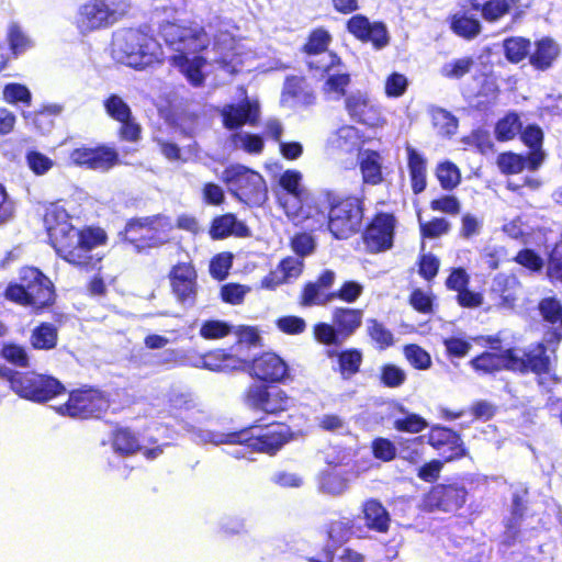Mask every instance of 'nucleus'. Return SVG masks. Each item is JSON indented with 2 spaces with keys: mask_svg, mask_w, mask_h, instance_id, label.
<instances>
[{
  "mask_svg": "<svg viewBox=\"0 0 562 562\" xmlns=\"http://www.w3.org/2000/svg\"><path fill=\"white\" fill-rule=\"evenodd\" d=\"M159 34L175 52L170 61L193 86H201L211 74L216 77L251 70L255 53L228 33L220 34L211 48L204 30L193 23L162 22Z\"/></svg>",
  "mask_w": 562,
  "mask_h": 562,
  "instance_id": "1",
  "label": "nucleus"
},
{
  "mask_svg": "<svg viewBox=\"0 0 562 562\" xmlns=\"http://www.w3.org/2000/svg\"><path fill=\"white\" fill-rule=\"evenodd\" d=\"M44 226L49 243L59 257L74 266H89L101 260V256L93 251L105 245L106 234L99 227L77 229L70 222L66 209L52 203L44 215Z\"/></svg>",
  "mask_w": 562,
  "mask_h": 562,
  "instance_id": "2",
  "label": "nucleus"
},
{
  "mask_svg": "<svg viewBox=\"0 0 562 562\" xmlns=\"http://www.w3.org/2000/svg\"><path fill=\"white\" fill-rule=\"evenodd\" d=\"M21 398L35 403L52 402L50 407L69 417L100 418L114 400L100 389H12Z\"/></svg>",
  "mask_w": 562,
  "mask_h": 562,
  "instance_id": "3",
  "label": "nucleus"
},
{
  "mask_svg": "<svg viewBox=\"0 0 562 562\" xmlns=\"http://www.w3.org/2000/svg\"><path fill=\"white\" fill-rule=\"evenodd\" d=\"M470 363L479 374H491L505 368L522 374L531 372L541 385L561 383L543 344L530 346L525 351L509 349L503 353L484 352Z\"/></svg>",
  "mask_w": 562,
  "mask_h": 562,
  "instance_id": "4",
  "label": "nucleus"
},
{
  "mask_svg": "<svg viewBox=\"0 0 562 562\" xmlns=\"http://www.w3.org/2000/svg\"><path fill=\"white\" fill-rule=\"evenodd\" d=\"M304 435V430H293L284 423L262 424L261 419H258L248 427L225 434L220 442L244 445L255 452L276 456L285 445Z\"/></svg>",
  "mask_w": 562,
  "mask_h": 562,
  "instance_id": "5",
  "label": "nucleus"
},
{
  "mask_svg": "<svg viewBox=\"0 0 562 562\" xmlns=\"http://www.w3.org/2000/svg\"><path fill=\"white\" fill-rule=\"evenodd\" d=\"M114 58L131 68L143 70L161 64L164 50L155 37L144 30H122L113 40Z\"/></svg>",
  "mask_w": 562,
  "mask_h": 562,
  "instance_id": "6",
  "label": "nucleus"
},
{
  "mask_svg": "<svg viewBox=\"0 0 562 562\" xmlns=\"http://www.w3.org/2000/svg\"><path fill=\"white\" fill-rule=\"evenodd\" d=\"M5 297L38 311L53 304L54 285L38 269L25 267L20 271V283L9 284L7 288Z\"/></svg>",
  "mask_w": 562,
  "mask_h": 562,
  "instance_id": "7",
  "label": "nucleus"
},
{
  "mask_svg": "<svg viewBox=\"0 0 562 562\" xmlns=\"http://www.w3.org/2000/svg\"><path fill=\"white\" fill-rule=\"evenodd\" d=\"M130 9V0H89L79 8L76 26L82 35L113 25Z\"/></svg>",
  "mask_w": 562,
  "mask_h": 562,
  "instance_id": "8",
  "label": "nucleus"
},
{
  "mask_svg": "<svg viewBox=\"0 0 562 562\" xmlns=\"http://www.w3.org/2000/svg\"><path fill=\"white\" fill-rule=\"evenodd\" d=\"M469 498V491L459 480L435 483L422 495L419 508L424 513L447 514L462 509Z\"/></svg>",
  "mask_w": 562,
  "mask_h": 562,
  "instance_id": "9",
  "label": "nucleus"
},
{
  "mask_svg": "<svg viewBox=\"0 0 562 562\" xmlns=\"http://www.w3.org/2000/svg\"><path fill=\"white\" fill-rule=\"evenodd\" d=\"M229 192L248 205H261L267 199V186L260 173L240 165L231 166L222 173Z\"/></svg>",
  "mask_w": 562,
  "mask_h": 562,
  "instance_id": "10",
  "label": "nucleus"
},
{
  "mask_svg": "<svg viewBox=\"0 0 562 562\" xmlns=\"http://www.w3.org/2000/svg\"><path fill=\"white\" fill-rule=\"evenodd\" d=\"M279 203L288 218L295 225L310 231L323 228L326 223L327 207L314 200L304 199V194L281 193Z\"/></svg>",
  "mask_w": 562,
  "mask_h": 562,
  "instance_id": "11",
  "label": "nucleus"
},
{
  "mask_svg": "<svg viewBox=\"0 0 562 562\" xmlns=\"http://www.w3.org/2000/svg\"><path fill=\"white\" fill-rule=\"evenodd\" d=\"M171 222L164 216L136 218L127 223L125 238L137 249L157 247L169 240Z\"/></svg>",
  "mask_w": 562,
  "mask_h": 562,
  "instance_id": "12",
  "label": "nucleus"
},
{
  "mask_svg": "<svg viewBox=\"0 0 562 562\" xmlns=\"http://www.w3.org/2000/svg\"><path fill=\"white\" fill-rule=\"evenodd\" d=\"M324 226L337 239H345L352 235L361 225L362 207L357 198H348L331 205L329 213H326Z\"/></svg>",
  "mask_w": 562,
  "mask_h": 562,
  "instance_id": "13",
  "label": "nucleus"
},
{
  "mask_svg": "<svg viewBox=\"0 0 562 562\" xmlns=\"http://www.w3.org/2000/svg\"><path fill=\"white\" fill-rule=\"evenodd\" d=\"M345 109L351 120L370 128H382L386 125L380 104L368 92L357 90L348 94Z\"/></svg>",
  "mask_w": 562,
  "mask_h": 562,
  "instance_id": "14",
  "label": "nucleus"
},
{
  "mask_svg": "<svg viewBox=\"0 0 562 562\" xmlns=\"http://www.w3.org/2000/svg\"><path fill=\"white\" fill-rule=\"evenodd\" d=\"M427 442L442 456L446 462L460 460L467 454L460 434L448 427L432 426L427 434Z\"/></svg>",
  "mask_w": 562,
  "mask_h": 562,
  "instance_id": "15",
  "label": "nucleus"
},
{
  "mask_svg": "<svg viewBox=\"0 0 562 562\" xmlns=\"http://www.w3.org/2000/svg\"><path fill=\"white\" fill-rule=\"evenodd\" d=\"M395 218L391 214H379L367 227L363 241L370 252H381L393 246Z\"/></svg>",
  "mask_w": 562,
  "mask_h": 562,
  "instance_id": "16",
  "label": "nucleus"
},
{
  "mask_svg": "<svg viewBox=\"0 0 562 562\" xmlns=\"http://www.w3.org/2000/svg\"><path fill=\"white\" fill-rule=\"evenodd\" d=\"M330 40L329 33L324 29H317L311 33L305 45L308 55L307 64L311 69L330 70L339 64V58L327 50Z\"/></svg>",
  "mask_w": 562,
  "mask_h": 562,
  "instance_id": "17",
  "label": "nucleus"
},
{
  "mask_svg": "<svg viewBox=\"0 0 562 562\" xmlns=\"http://www.w3.org/2000/svg\"><path fill=\"white\" fill-rule=\"evenodd\" d=\"M172 293L179 303L192 306L195 303L198 284L196 272L190 263H179L170 272Z\"/></svg>",
  "mask_w": 562,
  "mask_h": 562,
  "instance_id": "18",
  "label": "nucleus"
},
{
  "mask_svg": "<svg viewBox=\"0 0 562 562\" xmlns=\"http://www.w3.org/2000/svg\"><path fill=\"white\" fill-rule=\"evenodd\" d=\"M249 404L252 409L278 415L289 408L290 397L282 389H250Z\"/></svg>",
  "mask_w": 562,
  "mask_h": 562,
  "instance_id": "19",
  "label": "nucleus"
},
{
  "mask_svg": "<svg viewBox=\"0 0 562 562\" xmlns=\"http://www.w3.org/2000/svg\"><path fill=\"white\" fill-rule=\"evenodd\" d=\"M70 159L75 165L105 171L116 165L117 154L109 147H81L72 150Z\"/></svg>",
  "mask_w": 562,
  "mask_h": 562,
  "instance_id": "20",
  "label": "nucleus"
},
{
  "mask_svg": "<svg viewBox=\"0 0 562 562\" xmlns=\"http://www.w3.org/2000/svg\"><path fill=\"white\" fill-rule=\"evenodd\" d=\"M221 114L227 128H238L244 124L256 125L260 116V108L257 100L246 99L240 104H227L223 106Z\"/></svg>",
  "mask_w": 562,
  "mask_h": 562,
  "instance_id": "21",
  "label": "nucleus"
},
{
  "mask_svg": "<svg viewBox=\"0 0 562 562\" xmlns=\"http://www.w3.org/2000/svg\"><path fill=\"white\" fill-rule=\"evenodd\" d=\"M347 29L357 38L371 42L376 48L387 44L389 37L385 26L382 23H370L363 15H353L348 21Z\"/></svg>",
  "mask_w": 562,
  "mask_h": 562,
  "instance_id": "22",
  "label": "nucleus"
},
{
  "mask_svg": "<svg viewBox=\"0 0 562 562\" xmlns=\"http://www.w3.org/2000/svg\"><path fill=\"white\" fill-rule=\"evenodd\" d=\"M251 373L261 381L280 383L288 376V366L276 353H263L255 359Z\"/></svg>",
  "mask_w": 562,
  "mask_h": 562,
  "instance_id": "23",
  "label": "nucleus"
},
{
  "mask_svg": "<svg viewBox=\"0 0 562 562\" xmlns=\"http://www.w3.org/2000/svg\"><path fill=\"white\" fill-rule=\"evenodd\" d=\"M202 364L211 371L225 373L245 371L249 367L248 361L239 356L238 350L232 352L226 349H216L206 353L202 358Z\"/></svg>",
  "mask_w": 562,
  "mask_h": 562,
  "instance_id": "24",
  "label": "nucleus"
},
{
  "mask_svg": "<svg viewBox=\"0 0 562 562\" xmlns=\"http://www.w3.org/2000/svg\"><path fill=\"white\" fill-rule=\"evenodd\" d=\"M366 527L378 533H387L391 527V515L376 498H369L361 505Z\"/></svg>",
  "mask_w": 562,
  "mask_h": 562,
  "instance_id": "25",
  "label": "nucleus"
},
{
  "mask_svg": "<svg viewBox=\"0 0 562 562\" xmlns=\"http://www.w3.org/2000/svg\"><path fill=\"white\" fill-rule=\"evenodd\" d=\"M326 144L333 150L350 154L360 148L362 135L357 127L342 124L328 135Z\"/></svg>",
  "mask_w": 562,
  "mask_h": 562,
  "instance_id": "26",
  "label": "nucleus"
},
{
  "mask_svg": "<svg viewBox=\"0 0 562 562\" xmlns=\"http://www.w3.org/2000/svg\"><path fill=\"white\" fill-rule=\"evenodd\" d=\"M314 101V95L305 80L300 77L288 78L283 88L281 102L290 108L307 105Z\"/></svg>",
  "mask_w": 562,
  "mask_h": 562,
  "instance_id": "27",
  "label": "nucleus"
},
{
  "mask_svg": "<svg viewBox=\"0 0 562 562\" xmlns=\"http://www.w3.org/2000/svg\"><path fill=\"white\" fill-rule=\"evenodd\" d=\"M318 491L337 496L345 493L349 487V480L346 473L337 469V467L323 470L317 479Z\"/></svg>",
  "mask_w": 562,
  "mask_h": 562,
  "instance_id": "28",
  "label": "nucleus"
},
{
  "mask_svg": "<svg viewBox=\"0 0 562 562\" xmlns=\"http://www.w3.org/2000/svg\"><path fill=\"white\" fill-rule=\"evenodd\" d=\"M539 310L544 321L553 325L559 324V326L555 328V331L546 338L544 342H542L547 352L550 346L557 345L562 337V333L560 331L562 330V306L559 301L549 297L540 302Z\"/></svg>",
  "mask_w": 562,
  "mask_h": 562,
  "instance_id": "29",
  "label": "nucleus"
},
{
  "mask_svg": "<svg viewBox=\"0 0 562 562\" xmlns=\"http://www.w3.org/2000/svg\"><path fill=\"white\" fill-rule=\"evenodd\" d=\"M340 63L330 70H322L326 74V80L323 85L324 94L330 100H339L345 95L346 88L350 83V76L346 71H340Z\"/></svg>",
  "mask_w": 562,
  "mask_h": 562,
  "instance_id": "30",
  "label": "nucleus"
},
{
  "mask_svg": "<svg viewBox=\"0 0 562 562\" xmlns=\"http://www.w3.org/2000/svg\"><path fill=\"white\" fill-rule=\"evenodd\" d=\"M560 54L559 45L549 37L536 43V49L530 55V64L540 70L550 68Z\"/></svg>",
  "mask_w": 562,
  "mask_h": 562,
  "instance_id": "31",
  "label": "nucleus"
},
{
  "mask_svg": "<svg viewBox=\"0 0 562 562\" xmlns=\"http://www.w3.org/2000/svg\"><path fill=\"white\" fill-rule=\"evenodd\" d=\"M408 169L412 181V189L414 193H420L425 190L426 181V160L425 158L411 145L406 146Z\"/></svg>",
  "mask_w": 562,
  "mask_h": 562,
  "instance_id": "32",
  "label": "nucleus"
},
{
  "mask_svg": "<svg viewBox=\"0 0 562 562\" xmlns=\"http://www.w3.org/2000/svg\"><path fill=\"white\" fill-rule=\"evenodd\" d=\"M333 322L340 336L345 339L360 327L362 312L352 308H336L333 313Z\"/></svg>",
  "mask_w": 562,
  "mask_h": 562,
  "instance_id": "33",
  "label": "nucleus"
},
{
  "mask_svg": "<svg viewBox=\"0 0 562 562\" xmlns=\"http://www.w3.org/2000/svg\"><path fill=\"white\" fill-rule=\"evenodd\" d=\"M111 443L113 450L123 457H128L142 450L137 436L130 428H117L113 431Z\"/></svg>",
  "mask_w": 562,
  "mask_h": 562,
  "instance_id": "34",
  "label": "nucleus"
},
{
  "mask_svg": "<svg viewBox=\"0 0 562 562\" xmlns=\"http://www.w3.org/2000/svg\"><path fill=\"white\" fill-rule=\"evenodd\" d=\"M210 235L214 239L225 238L229 235L245 236L247 227L238 222L233 214H225L213 221Z\"/></svg>",
  "mask_w": 562,
  "mask_h": 562,
  "instance_id": "35",
  "label": "nucleus"
},
{
  "mask_svg": "<svg viewBox=\"0 0 562 562\" xmlns=\"http://www.w3.org/2000/svg\"><path fill=\"white\" fill-rule=\"evenodd\" d=\"M202 412L189 393L172 391L168 394L167 412L175 418H183L191 412Z\"/></svg>",
  "mask_w": 562,
  "mask_h": 562,
  "instance_id": "36",
  "label": "nucleus"
},
{
  "mask_svg": "<svg viewBox=\"0 0 562 562\" xmlns=\"http://www.w3.org/2000/svg\"><path fill=\"white\" fill-rule=\"evenodd\" d=\"M397 457L411 464L419 463L424 457V436L398 438Z\"/></svg>",
  "mask_w": 562,
  "mask_h": 562,
  "instance_id": "37",
  "label": "nucleus"
},
{
  "mask_svg": "<svg viewBox=\"0 0 562 562\" xmlns=\"http://www.w3.org/2000/svg\"><path fill=\"white\" fill-rule=\"evenodd\" d=\"M542 136V131L536 126L527 127L521 135L524 143L531 149L528 157V164L531 169H537L543 161L544 154L540 150Z\"/></svg>",
  "mask_w": 562,
  "mask_h": 562,
  "instance_id": "38",
  "label": "nucleus"
},
{
  "mask_svg": "<svg viewBox=\"0 0 562 562\" xmlns=\"http://www.w3.org/2000/svg\"><path fill=\"white\" fill-rule=\"evenodd\" d=\"M450 27L454 34L465 40H472L481 32L480 21L463 12H458L451 16Z\"/></svg>",
  "mask_w": 562,
  "mask_h": 562,
  "instance_id": "39",
  "label": "nucleus"
},
{
  "mask_svg": "<svg viewBox=\"0 0 562 562\" xmlns=\"http://www.w3.org/2000/svg\"><path fill=\"white\" fill-rule=\"evenodd\" d=\"M360 168L367 183L378 184L382 181L381 156L376 151L366 150L361 154Z\"/></svg>",
  "mask_w": 562,
  "mask_h": 562,
  "instance_id": "40",
  "label": "nucleus"
},
{
  "mask_svg": "<svg viewBox=\"0 0 562 562\" xmlns=\"http://www.w3.org/2000/svg\"><path fill=\"white\" fill-rule=\"evenodd\" d=\"M327 356L328 358L338 356L339 370L344 376H350L358 372L362 362V355L357 349H348L339 353L328 350Z\"/></svg>",
  "mask_w": 562,
  "mask_h": 562,
  "instance_id": "41",
  "label": "nucleus"
},
{
  "mask_svg": "<svg viewBox=\"0 0 562 562\" xmlns=\"http://www.w3.org/2000/svg\"><path fill=\"white\" fill-rule=\"evenodd\" d=\"M352 525L350 521L335 520L328 525L327 538L331 543L329 557L334 554V550L345 544L351 537Z\"/></svg>",
  "mask_w": 562,
  "mask_h": 562,
  "instance_id": "42",
  "label": "nucleus"
},
{
  "mask_svg": "<svg viewBox=\"0 0 562 562\" xmlns=\"http://www.w3.org/2000/svg\"><path fill=\"white\" fill-rule=\"evenodd\" d=\"M32 346L36 349H52L57 342V329L52 324H41L36 327L31 337Z\"/></svg>",
  "mask_w": 562,
  "mask_h": 562,
  "instance_id": "43",
  "label": "nucleus"
},
{
  "mask_svg": "<svg viewBox=\"0 0 562 562\" xmlns=\"http://www.w3.org/2000/svg\"><path fill=\"white\" fill-rule=\"evenodd\" d=\"M371 453L379 461L391 462L397 458V442L385 437H375L371 441Z\"/></svg>",
  "mask_w": 562,
  "mask_h": 562,
  "instance_id": "44",
  "label": "nucleus"
},
{
  "mask_svg": "<svg viewBox=\"0 0 562 562\" xmlns=\"http://www.w3.org/2000/svg\"><path fill=\"white\" fill-rule=\"evenodd\" d=\"M474 65L472 57H461L447 61L440 68V75L448 79H460L470 72Z\"/></svg>",
  "mask_w": 562,
  "mask_h": 562,
  "instance_id": "45",
  "label": "nucleus"
},
{
  "mask_svg": "<svg viewBox=\"0 0 562 562\" xmlns=\"http://www.w3.org/2000/svg\"><path fill=\"white\" fill-rule=\"evenodd\" d=\"M8 42L14 55H20L33 47V41L15 23L8 27Z\"/></svg>",
  "mask_w": 562,
  "mask_h": 562,
  "instance_id": "46",
  "label": "nucleus"
},
{
  "mask_svg": "<svg viewBox=\"0 0 562 562\" xmlns=\"http://www.w3.org/2000/svg\"><path fill=\"white\" fill-rule=\"evenodd\" d=\"M232 143L236 148L248 154L257 155L263 149V139L259 135L238 132L232 135Z\"/></svg>",
  "mask_w": 562,
  "mask_h": 562,
  "instance_id": "47",
  "label": "nucleus"
},
{
  "mask_svg": "<svg viewBox=\"0 0 562 562\" xmlns=\"http://www.w3.org/2000/svg\"><path fill=\"white\" fill-rule=\"evenodd\" d=\"M331 301H334V292H328L316 282L308 283L304 288L302 296L304 305H325Z\"/></svg>",
  "mask_w": 562,
  "mask_h": 562,
  "instance_id": "48",
  "label": "nucleus"
},
{
  "mask_svg": "<svg viewBox=\"0 0 562 562\" xmlns=\"http://www.w3.org/2000/svg\"><path fill=\"white\" fill-rule=\"evenodd\" d=\"M432 124L442 135H452L458 128V120L448 111L436 108L431 110Z\"/></svg>",
  "mask_w": 562,
  "mask_h": 562,
  "instance_id": "49",
  "label": "nucleus"
},
{
  "mask_svg": "<svg viewBox=\"0 0 562 562\" xmlns=\"http://www.w3.org/2000/svg\"><path fill=\"white\" fill-rule=\"evenodd\" d=\"M436 175L441 187L446 190L456 188L461 180L459 168L450 161H443L439 164L436 170Z\"/></svg>",
  "mask_w": 562,
  "mask_h": 562,
  "instance_id": "50",
  "label": "nucleus"
},
{
  "mask_svg": "<svg viewBox=\"0 0 562 562\" xmlns=\"http://www.w3.org/2000/svg\"><path fill=\"white\" fill-rule=\"evenodd\" d=\"M505 55L512 63H519L529 53L530 41L524 37H510L504 42Z\"/></svg>",
  "mask_w": 562,
  "mask_h": 562,
  "instance_id": "51",
  "label": "nucleus"
},
{
  "mask_svg": "<svg viewBox=\"0 0 562 562\" xmlns=\"http://www.w3.org/2000/svg\"><path fill=\"white\" fill-rule=\"evenodd\" d=\"M428 427L427 420L418 414L409 413L393 422V428L397 431L418 434Z\"/></svg>",
  "mask_w": 562,
  "mask_h": 562,
  "instance_id": "52",
  "label": "nucleus"
},
{
  "mask_svg": "<svg viewBox=\"0 0 562 562\" xmlns=\"http://www.w3.org/2000/svg\"><path fill=\"white\" fill-rule=\"evenodd\" d=\"M515 5V0H490L482 7V16L494 22L506 15Z\"/></svg>",
  "mask_w": 562,
  "mask_h": 562,
  "instance_id": "53",
  "label": "nucleus"
},
{
  "mask_svg": "<svg viewBox=\"0 0 562 562\" xmlns=\"http://www.w3.org/2000/svg\"><path fill=\"white\" fill-rule=\"evenodd\" d=\"M104 108L109 116L117 122L126 121L132 116L130 105L116 94H111L104 100Z\"/></svg>",
  "mask_w": 562,
  "mask_h": 562,
  "instance_id": "54",
  "label": "nucleus"
},
{
  "mask_svg": "<svg viewBox=\"0 0 562 562\" xmlns=\"http://www.w3.org/2000/svg\"><path fill=\"white\" fill-rule=\"evenodd\" d=\"M25 161L30 170L36 176L46 175L55 165L52 158L37 150H29L25 154Z\"/></svg>",
  "mask_w": 562,
  "mask_h": 562,
  "instance_id": "55",
  "label": "nucleus"
},
{
  "mask_svg": "<svg viewBox=\"0 0 562 562\" xmlns=\"http://www.w3.org/2000/svg\"><path fill=\"white\" fill-rule=\"evenodd\" d=\"M368 333L371 339L381 349H385L392 346L394 342L393 334L391 330H389L382 323H379L376 319L368 321Z\"/></svg>",
  "mask_w": 562,
  "mask_h": 562,
  "instance_id": "56",
  "label": "nucleus"
},
{
  "mask_svg": "<svg viewBox=\"0 0 562 562\" xmlns=\"http://www.w3.org/2000/svg\"><path fill=\"white\" fill-rule=\"evenodd\" d=\"M3 100L10 104L23 103L29 105L31 103L32 94L30 90L20 83H9L2 91Z\"/></svg>",
  "mask_w": 562,
  "mask_h": 562,
  "instance_id": "57",
  "label": "nucleus"
},
{
  "mask_svg": "<svg viewBox=\"0 0 562 562\" xmlns=\"http://www.w3.org/2000/svg\"><path fill=\"white\" fill-rule=\"evenodd\" d=\"M520 128L521 123L518 115L508 114L497 123L495 132L498 139L507 140L514 138Z\"/></svg>",
  "mask_w": 562,
  "mask_h": 562,
  "instance_id": "58",
  "label": "nucleus"
},
{
  "mask_svg": "<svg viewBox=\"0 0 562 562\" xmlns=\"http://www.w3.org/2000/svg\"><path fill=\"white\" fill-rule=\"evenodd\" d=\"M408 87V80L406 76L398 72L391 74L384 83V91L389 98L402 97Z\"/></svg>",
  "mask_w": 562,
  "mask_h": 562,
  "instance_id": "59",
  "label": "nucleus"
},
{
  "mask_svg": "<svg viewBox=\"0 0 562 562\" xmlns=\"http://www.w3.org/2000/svg\"><path fill=\"white\" fill-rule=\"evenodd\" d=\"M404 355L408 362L416 369H427L431 359L429 353L417 345H408L404 348Z\"/></svg>",
  "mask_w": 562,
  "mask_h": 562,
  "instance_id": "60",
  "label": "nucleus"
},
{
  "mask_svg": "<svg viewBox=\"0 0 562 562\" xmlns=\"http://www.w3.org/2000/svg\"><path fill=\"white\" fill-rule=\"evenodd\" d=\"M231 331L232 327L222 321H207L200 328V335L205 339H220Z\"/></svg>",
  "mask_w": 562,
  "mask_h": 562,
  "instance_id": "61",
  "label": "nucleus"
},
{
  "mask_svg": "<svg viewBox=\"0 0 562 562\" xmlns=\"http://www.w3.org/2000/svg\"><path fill=\"white\" fill-rule=\"evenodd\" d=\"M526 161L527 160L521 156L512 153L502 154L497 158V165L504 173L520 172L524 169Z\"/></svg>",
  "mask_w": 562,
  "mask_h": 562,
  "instance_id": "62",
  "label": "nucleus"
},
{
  "mask_svg": "<svg viewBox=\"0 0 562 562\" xmlns=\"http://www.w3.org/2000/svg\"><path fill=\"white\" fill-rule=\"evenodd\" d=\"M315 339L324 345H338L340 342V334L335 326L319 323L314 327Z\"/></svg>",
  "mask_w": 562,
  "mask_h": 562,
  "instance_id": "63",
  "label": "nucleus"
},
{
  "mask_svg": "<svg viewBox=\"0 0 562 562\" xmlns=\"http://www.w3.org/2000/svg\"><path fill=\"white\" fill-rule=\"evenodd\" d=\"M443 460L432 459L424 463L417 471V476L427 483H437L443 468Z\"/></svg>",
  "mask_w": 562,
  "mask_h": 562,
  "instance_id": "64",
  "label": "nucleus"
}]
</instances>
